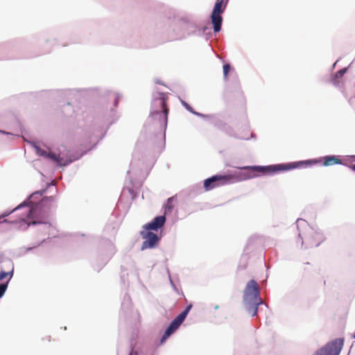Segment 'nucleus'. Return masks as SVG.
I'll return each instance as SVG.
<instances>
[{
	"instance_id": "nucleus-1",
	"label": "nucleus",
	"mask_w": 355,
	"mask_h": 355,
	"mask_svg": "<svg viewBox=\"0 0 355 355\" xmlns=\"http://www.w3.org/2000/svg\"><path fill=\"white\" fill-rule=\"evenodd\" d=\"M319 160H305L287 164H279L270 166H244L241 168L246 172H239L231 175H216L205 180L204 187L206 191L211 190L216 187L230 184L234 181H241L254 178L257 176V173L271 174L280 171H289L296 168L307 167L319 163Z\"/></svg>"
},
{
	"instance_id": "nucleus-2",
	"label": "nucleus",
	"mask_w": 355,
	"mask_h": 355,
	"mask_svg": "<svg viewBox=\"0 0 355 355\" xmlns=\"http://www.w3.org/2000/svg\"><path fill=\"white\" fill-rule=\"evenodd\" d=\"M243 298L247 303L252 304L254 306L252 316L255 315L258 305L262 303L259 297V288L256 281L252 279L248 282L244 291Z\"/></svg>"
},
{
	"instance_id": "nucleus-3",
	"label": "nucleus",
	"mask_w": 355,
	"mask_h": 355,
	"mask_svg": "<svg viewBox=\"0 0 355 355\" xmlns=\"http://www.w3.org/2000/svg\"><path fill=\"white\" fill-rule=\"evenodd\" d=\"M228 0H217L214 7L211 19L214 26V31L218 33L220 31L223 18L221 14L224 12Z\"/></svg>"
},
{
	"instance_id": "nucleus-4",
	"label": "nucleus",
	"mask_w": 355,
	"mask_h": 355,
	"mask_svg": "<svg viewBox=\"0 0 355 355\" xmlns=\"http://www.w3.org/2000/svg\"><path fill=\"white\" fill-rule=\"evenodd\" d=\"M192 308V304L187 306L184 311L180 313L169 324L161 338V343H164L171 335H172L182 324L187 318L189 312Z\"/></svg>"
},
{
	"instance_id": "nucleus-5",
	"label": "nucleus",
	"mask_w": 355,
	"mask_h": 355,
	"mask_svg": "<svg viewBox=\"0 0 355 355\" xmlns=\"http://www.w3.org/2000/svg\"><path fill=\"white\" fill-rule=\"evenodd\" d=\"M302 239V243L310 248L318 247L325 240L324 234L320 231L313 228H309Z\"/></svg>"
},
{
	"instance_id": "nucleus-6",
	"label": "nucleus",
	"mask_w": 355,
	"mask_h": 355,
	"mask_svg": "<svg viewBox=\"0 0 355 355\" xmlns=\"http://www.w3.org/2000/svg\"><path fill=\"white\" fill-rule=\"evenodd\" d=\"M343 342V338H336L320 348L314 355H339Z\"/></svg>"
},
{
	"instance_id": "nucleus-7",
	"label": "nucleus",
	"mask_w": 355,
	"mask_h": 355,
	"mask_svg": "<svg viewBox=\"0 0 355 355\" xmlns=\"http://www.w3.org/2000/svg\"><path fill=\"white\" fill-rule=\"evenodd\" d=\"M141 235L142 238L145 240L141 245V249L145 250L147 248H155L159 241L158 236L152 232H141Z\"/></svg>"
},
{
	"instance_id": "nucleus-8",
	"label": "nucleus",
	"mask_w": 355,
	"mask_h": 355,
	"mask_svg": "<svg viewBox=\"0 0 355 355\" xmlns=\"http://www.w3.org/2000/svg\"><path fill=\"white\" fill-rule=\"evenodd\" d=\"M165 222H166L165 216H157L150 223L145 224L143 226V228L146 231H149V230L157 231L158 229L161 228L164 225Z\"/></svg>"
},
{
	"instance_id": "nucleus-9",
	"label": "nucleus",
	"mask_w": 355,
	"mask_h": 355,
	"mask_svg": "<svg viewBox=\"0 0 355 355\" xmlns=\"http://www.w3.org/2000/svg\"><path fill=\"white\" fill-rule=\"evenodd\" d=\"M323 166H324L342 164V161L335 155L325 156L323 157Z\"/></svg>"
},
{
	"instance_id": "nucleus-10",
	"label": "nucleus",
	"mask_w": 355,
	"mask_h": 355,
	"mask_svg": "<svg viewBox=\"0 0 355 355\" xmlns=\"http://www.w3.org/2000/svg\"><path fill=\"white\" fill-rule=\"evenodd\" d=\"M55 200L52 196L44 197L40 202V206L43 208H48V209H50L52 207H55Z\"/></svg>"
},
{
	"instance_id": "nucleus-11",
	"label": "nucleus",
	"mask_w": 355,
	"mask_h": 355,
	"mask_svg": "<svg viewBox=\"0 0 355 355\" xmlns=\"http://www.w3.org/2000/svg\"><path fill=\"white\" fill-rule=\"evenodd\" d=\"M8 263L10 264V270L8 271V272H6V271H3V270H1L0 272V281L3 280V279H5L6 277H7L8 276L9 278H8V281L9 282V280L13 276V271H14L13 263L12 262H10V261H8Z\"/></svg>"
},
{
	"instance_id": "nucleus-12",
	"label": "nucleus",
	"mask_w": 355,
	"mask_h": 355,
	"mask_svg": "<svg viewBox=\"0 0 355 355\" xmlns=\"http://www.w3.org/2000/svg\"><path fill=\"white\" fill-rule=\"evenodd\" d=\"M175 202V197L169 198L167 200L166 205H165V211L164 214H166L169 212H171L174 207V202Z\"/></svg>"
},
{
	"instance_id": "nucleus-13",
	"label": "nucleus",
	"mask_w": 355,
	"mask_h": 355,
	"mask_svg": "<svg viewBox=\"0 0 355 355\" xmlns=\"http://www.w3.org/2000/svg\"><path fill=\"white\" fill-rule=\"evenodd\" d=\"M35 150L37 155L47 157L48 153L46 150L42 149L38 146H35Z\"/></svg>"
},
{
	"instance_id": "nucleus-14",
	"label": "nucleus",
	"mask_w": 355,
	"mask_h": 355,
	"mask_svg": "<svg viewBox=\"0 0 355 355\" xmlns=\"http://www.w3.org/2000/svg\"><path fill=\"white\" fill-rule=\"evenodd\" d=\"M8 281L5 284H0V298L4 295L8 288Z\"/></svg>"
},
{
	"instance_id": "nucleus-15",
	"label": "nucleus",
	"mask_w": 355,
	"mask_h": 355,
	"mask_svg": "<svg viewBox=\"0 0 355 355\" xmlns=\"http://www.w3.org/2000/svg\"><path fill=\"white\" fill-rule=\"evenodd\" d=\"M47 157L57 162H60V155L55 153H48Z\"/></svg>"
},
{
	"instance_id": "nucleus-16",
	"label": "nucleus",
	"mask_w": 355,
	"mask_h": 355,
	"mask_svg": "<svg viewBox=\"0 0 355 355\" xmlns=\"http://www.w3.org/2000/svg\"><path fill=\"white\" fill-rule=\"evenodd\" d=\"M37 211V209H34V208L28 209L26 212L28 218H35V215L36 214Z\"/></svg>"
},
{
	"instance_id": "nucleus-17",
	"label": "nucleus",
	"mask_w": 355,
	"mask_h": 355,
	"mask_svg": "<svg viewBox=\"0 0 355 355\" xmlns=\"http://www.w3.org/2000/svg\"><path fill=\"white\" fill-rule=\"evenodd\" d=\"M230 70V65L229 64H225L223 65V76H224L225 79L227 78Z\"/></svg>"
},
{
	"instance_id": "nucleus-18",
	"label": "nucleus",
	"mask_w": 355,
	"mask_h": 355,
	"mask_svg": "<svg viewBox=\"0 0 355 355\" xmlns=\"http://www.w3.org/2000/svg\"><path fill=\"white\" fill-rule=\"evenodd\" d=\"M11 212H4L1 216H0V223H11L8 219H4L6 216H8Z\"/></svg>"
},
{
	"instance_id": "nucleus-19",
	"label": "nucleus",
	"mask_w": 355,
	"mask_h": 355,
	"mask_svg": "<svg viewBox=\"0 0 355 355\" xmlns=\"http://www.w3.org/2000/svg\"><path fill=\"white\" fill-rule=\"evenodd\" d=\"M182 105L190 112H191V113H193L194 114H198V113L194 112L193 108L188 103H187L186 102L182 101Z\"/></svg>"
},
{
	"instance_id": "nucleus-20",
	"label": "nucleus",
	"mask_w": 355,
	"mask_h": 355,
	"mask_svg": "<svg viewBox=\"0 0 355 355\" xmlns=\"http://www.w3.org/2000/svg\"><path fill=\"white\" fill-rule=\"evenodd\" d=\"M162 105L164 110V112L166 116L168 113V109L166 107V101L164 98L162 99Z\"/></svg>"
},
{
	"instance_id": "nucleus-21",
	"label": "nucleus",
	"mask_w": 355,
	"mask_h": 355,
	"mask_svg": "<svg viewBox=\"0 0 355 355\" xmlns=\"http://www.w3.org/2000/svg\"><path fill=\"white\" fill-rule=\"evenodd\" d=\"M346 71H347L346 68L339 70L338 71L336 72V76L337 78H341L345 74Z\"/></svg>"
},
{
	"instance_id": "nucleus-22",
	"label": "nucleus",
	"mask_w": 355,
	"mask_h": 355,
	"mask_svg": "<svg viewBox=\"0 0 355 355\" xmlns=\"http://www.w3.org/2000/svg\"><path fill=\"white\" fill-rule=\"evenodd\" d=\"M22 221H25V219H24V218H19V219H17V220H15L14 222H15V223H21V222H22Z\"/></svg>"
},
{
	"instance_id": "nucleus-23",
	"label": "nucleus",
	"mask_w": 355,
	"mask_h": 355,
	"mask_svg": "<svg viewBox=\"0 0 355 355\" xmlns=\"http://www.w3.org/2000/svg\"><path fill=\"white\" fill-rule=\"evenodd\" d=\"M44 221H40V220H33V224H37V223H44Z\"/></svg>"
},
{
	"instance_id": "nucleus-24",
	"label": "nucleus",
	"mask_w": 355,
	"mask_h": 355,
	"mask_svg": "<svg viewBox=\"0 0 355 355\" xmlns=\"http://www.w3.org/2000/svg\"><path fill=\"white\" fill-rule=\"evenodd\" d=\"M129 355H138L137 352H131Z\"/></svg>"
},
{
	"instance_id": "nucleus-25",
	"label": "nucleus",
	"mask_w": 355,
	"mask_h": 355,
	"mask_svg": "<svg viewBox=\"0 0 355 355\" xmlns=\"http://www.w3.org/2000/svg\"><path fill=\"white\" fill-rule=\"evenodd\" d=\"M22 206H23V205H22V204H21V205H20L19 206L17 207L15 209H13V211H15V210H16V209H19V208H20V207H21Z\"/></svg>"
},
{
	"instance_id": "nucleus-26",
	"label": "nucleus",
	"mask_w": 355,
	"mask_h": 355,
	"mask_svg": "<svg viewBox=\"0 0 355 355\" xmlns=\"http://www.w3.org/2000/svg\"><path fill=\"white\" fill-rule=\"evenodd\" d=\"M350 168L355 171V164L350 166Z\"/></svg>"
},
{
	"instance_id": "nucleus-27",
	"label": "nucleus",
	"mask_w": 355,
	"mask_h": 355,
	"mask_svg": "<svg viewBox=\"0 0 355 355\" xmlns=\"http://www.w3.org/2000/svg\"><path fill=\"white\" fill-rule=\"evenodd\" d=\"M118 101H119V98L117 97L116 101H115V105H116L117 103H118Z\"/></svg>"
}]
</instances>
